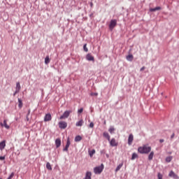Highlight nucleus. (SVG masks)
Here are the masks:
<instances>
[{"label":"nucleus","instance_id":"18","mask_svg":"<svg viewBox=\"0 0 179 179\" xmlns=\"http://www.w3.org/2000/svg\"><path fill=\"white\" fill-rule=\"evenodd\" d=\"M122 166H124V164H123V163L120 164L117 166V168H116V169H115V173H117V171H120V170H121V167H122Z\"/></svg>","mask_w":179,"mask_h":179},{"label":"nucleus","instance_id":"13","mask_svg":"<svg viewBox=\"0 0 179 179\" xmlns=\"http://www.w3.org/2000/svg\"><path fill=\"white\" fill-rule=\"evenodd\" d=\"M84 179H92V172L87 171Z\"/></svg>","mask_w":179,"mask_h":179},{"label":"nucleus","instance_id":"42","mask_svg":"<svg viewBox=\"0 0 179 179\" xmlns=\"http://www.w3.org/2000/svg\"><path fill=\"white\" fill-rule=\"evenodd\" d=\"M17 93H19V92H16V91L13 93V96H16V94H17Z\"/></svg>","mask_w":179,"mask_h":179},{"label":"nucleus","instance_id":"29","mask_svg":"<svg viewBox=\"0 0 179 179\" xmlns=\"http://www.w3.org/2000/svg\"><path fill=\"white\" fill-rule=\"evenodd\" d=\"M69 146H71V140H69V138H68L66 147L69 148Z\"/></svg>","mask_w":179,"mask_h":179},{"label":"nucleus","instance_id":"20","mask_svg":"<svg viewBox=\"0 0 179 179\" xmlns=\"http://www.w3.org/2000/svg\"><path fill=\"white\" fill-rule=\"evenodd\" d=\"M76 127H82L83 125V120H81L76 122Z\"/></svg>","mask_w":179,"mask_h":179},{"label":"nucleus","instance_id":"27","mask_svg":"<svg viewBox=\"0 0 179 179\" xmlns=\"http://www.w3.org/2000/svg\"><path fill=\"white\" fill-rule=\"evenodd\" d=\"M46 168L48 169V170H52V167H51V164H50V162H48L46 164Z\"/></svg>","mask_w":179,"mask_h":179},{"label":"nucleus","instance_id":"8","mask_svg":"<svg viewBox=\"0 0 179 179\" xmlns=\"http://www.w3.org/2000/svg\"><path fill=\"white\" fill-rule=\"evenodd\" d=\"M52 119V117H51V114L48 113L45 115V116L44 117V121H45V122H47L48 121H51Z\"/></svg>","mask_w":179,"mask_h":179},{"label":"nucleus","instance_id":"26","mask_svg":"<svg viewBox=\"0 0 179 179\" xmlns=\"http://www.w3.org/2000/svg\"><path fill=\"white\" fill-rule=\"evenodd\" d=\"M103 136H104L105 138H107L108 141H110V135L108 134V133L104 132V133H103Z\"/></svg>","mask_w":179,"mask_h":179},{"label":"nucleus","instance_id":"4","mask_svg":"<svg viewBox=\"0 0 179 179\" xmlns=\"http://www.w3.org/2000/svg\"><path fill=\"white\" fill-rule=\"evenodd\" d=\"M68 127V123L66 122H59V128L61 129H65Z\"/></svg>","mask_w":179,"mask_h":179},{"label":"nucleus","instance_id":"31","mask_svg":"<svg viewBox=\"0 0 179 179\" xmlns=\"http://www.w3.org/2000/svg\"><path fill=\"white\" fill-rule=\"evenodd\" d=\"M87 44H85L83 46V49H84V51H85V52H87V51H89V49H87Z\"/></svg>","mask_w":179,"mask_h":179},{"label":"nucleus","instance_id":"39","mask_svg":"<svg viewBox=\"0 0 179 179\" xmlns=\"http://www.w3.org/2000/svg\"><path fill=\"white\" fill-rule=\"evenodd\" d=\"M0 160H5V156H3V157H0Z\"/></svg>","mask_w":179,"mask_h":179},{"label":"nucleus","instance_id":"25","mask_svg":"<svg viewBox=\"0 0 179 179\" xmlns=\"http://www.w3.org/2000/svg\"><path fill=\"white\" fill-rule=\"evenodd\" d=\"M94 153H96V150H92V151H90L89 155L90 157H93V155H94Z\"/></svg>","mask_w":179,"mask_h":179},{"label":"nucleus","instance_id":"6","mask_svg":"<svg viewBox=\"0 0 179 179\" xmlns=\"http://www.w3.org/2000/svg\"><path fill=\"white\" fill-rule=\"evenodd\" d=\"M0 125L1 127H4L6 129H9V128H10V127L8 125V120H3V123L1 122Z\"/></svg>","mask_w":179,"mask_h":179},{"label":"nucleus","instance_id":"24","mask_svg":"<svg viewBox=\"0 0 179 179\" xmlns=\"http://www.w3.org/2000/svg\"><path fill=\"white\" fill-rule=\"evenodd\" d=\"M135 159H138V154L134 152L131 156V160H135Z\"/></svg>","mask_w":179,"mask_h":179},{"label":"nucleus","instance_id":"10","mask_svg":"<svg viewBox=\"0 0 179 179\" xmlns=\"http://www.w3.org/2000/svg\"><path fill=\"white\" fill-rule=\"evenodd\" d=\"M86 59L87 61H93V62H94V57H93L90 53H88L86 55Z\"/></svg>","mask_w":179,"mask_h":179},{"label":"nucleus","instance_id":"44","mask_svg":"<svg viewBox=\"0 0 179 179\" xmlns=\"http://www.w3.org/2000/svg\"><path fill=\"white\" fill-rule=\"evenodd\" d=\"M27 121H29V115H27Z\"/></svg>","mask_w":179,"mask_h":179},{"label":"nucleus","instance_id":"46","mask_svg":"<svg viewBox=\"0 0 179 179\" xmlns=\"http://www.w3.org/2000/svg\"><path fill=\"white\" fill-rule=\"evenodd\" d=\"M0 179H2V178H0Z\"/></svg>","mask_w":179,"mask_h":179},{"label":"nucleus","instance_id":"36","mask_svg":"<svg viewBox=\"0 0 179 179\" xmlns=\"http://www.w3.org/2000/svg\"><path fill=\"white\" fill-rule=\"evenodd\" d=\"M94 127V123L91 122V123L90 124V128H93Z\"/></svg>","mask_w":179,"mask_h":179},{"label":"nucleus","instance_id":"22","mask_svg":"<svg viewBox=\"0 0 179 179\" xmlns=\"http://www.w3.org/2000/svg\"><path fill=\"white\" fill-rule=\"evenodd\" d=\"M82 141V136H77L75 138V142H80Z\"/></svg>","mask_w":179,"mask_h":179},{"label":"nucleus","instance_id":"30","mask_svg":"<svg viewBox=\"0 0 179 179\" xmlns=\"http://www.w3.org/2000/svg\"><path fill=\"white\" fill-rule=\"evenodd\" d=\"M115 131V129L114 127H110L108 130L110 134H113Z\"/></svg>","mask_w":179,"mask_h":179},{"label":"nucleus","instance_id":"32","mask_svg":"<svg viewBox=\"0 0 179 179\" xmlns=\"http://www.w3.org/2000/svg\"><path fill=\"white\" fill-rule=\"evenodd\" d=\"M14 176H15V173H12L7 179H13Z\"/></svg>","mask_w":179,"mask_h":179},{"label":"nucleus","instance_id":"23","mask_svg":"<svg viewBox=\"0 0 179 179\" xmlns=\"http://www.w3.org/2000/svg\"><path fill=\"white\" fill-rule=\"evenodd\" d=\"M127 61H132V59H134V55H127Z\"/></svg>","mask_w":179,"mask_h":179},{"label":"nucleus","instance_id":"21","mask_svg":"<svg viewBox=\"0 0 179 179\" xmlns=\"http://www.w3.org/2000/svg\"><path fill=\"white\" fill-rule=\"evenodd\" d=\"M18 107L19 108H22V107H23V102L20 99H18Z\"/></svg>","mask_w":179,"mask_h":179},{"label":"nucleus","instance_id":"14","mask_svg":"<svg viewBox=\"0 0 179 179\" xmlns=\"http://www.w3.org/2000/svg\"><path fill=\"white\" fill-rule=\"evenodd\" d=\"M55 145H56V148H59V146H61V139L57 138L55 140Z\"/></svg>","mask_w":179,"mask_h":179},{"label":"nucleus","instance_id":"16","mask_svg":"<svg viewBox=\"0 0 179 179\" xmlns=\"http://www.w3.org/2000/svg\"><path fill=\"white\" fill-rule=\"evenodd\" d=\"M161 9H162V7L157 6V7H155L154 8H150V12H156V10H160Z\"/></svg>","mask_w":179,"mask_h":179},{"label":"nucleus","instance_id":"38","mask_svg":"<svg viewBox=\"0 0 179 179\" xmlns=\"http://www.w3.org/2000/svg\"><path fill=\"white\" fill-rule=\"evenodd\" d=\"M145 66H143V67L140 69V71H141V72H143V71H145Z\"/></svg>","mask_w":179,"mask_h":179},{"label":"nucleus","instance_id":"15","mask_svg":"<svg viewBox=\"0 0 179 179\" xmlns=\"http://www.w3.org/2000/svg\"><path fill=\"white\" fill-rule=\"evenodd\" d=\"M169 177H173V178H178V176H177V174L174 173V171H171L169 173Z\"/></svg>","mask_w":179,"mask_h":179},{"label":"nucleus","instance_id":"33","mask_svg":"<svg viewBox=\"0 0 179 179\" xmlns=\"http://www.w3.org/2000/svg\"><path fill=\"white\" fill-rule=\"evenodd\" d=\"M157 177L158 179H163V175L160 173H158Z\"/></svg>","mask_w":179,"mask_h":179},{"label":"nucleus","instance_id":"37","mask_svg":"<svg viewBox=\"0 0 179 179\" xmlns=\"http://www.w3.org/2000/svg\"><path fill=\"white\" fill-rule=\"evenodd\" d=\"M68 149H69V148L66 146V147L63 149V150H64V152H68Z\"/></svg>","mask_w":179,"mask_h":179},{"label":"nucleus","instance_id":"45","mask_svg":"<svg viewBox=\"0 0 179 179\" xmlns=\"http://www.w3.org/2000/svg\"><path fill=\"white\" fill-rule=\"evenodd\" d=\"M91 6H93V3H90Z\"/></svg>","mask_w":179,"mask_h":179},{"label":"nucleus","instance_id":"7","mask_svg":"<svg viewBox=\"0 0 179 179\" xmlns=\"http://www.w3.org/2000/svg\"><path fill=\"white\" fill-rule=\"evenodd\" d=\"M110 146H118V142L115 138H112L110 141H109Z\"/></svg>","mask_w":179,"mask_h":179},{"label":"nucleus","instance_id":"12","mask_svg":"<svg viewBox=\"0 0 179 179\" xmlns=\"http://www.w3.org/2000/svg\"><path fill=\"white\" fill-rule=\"evenodd\" d=\"M20 89H21L20 83L18 82L16 83L15 93H19V92H20Z\"/></svg>","mask_w":179,"mask_h":179},{"label":"nucleus","instance_id":"19","mask_svg":"<svg viewBox=\"0 0 179 179\" xmlns=\"http://www.w3.org/2000/svg\"><path fill=\"white\" fill-rule=\"evenodd\" d=\"M50 61H51V59H50V56H46V57L45 58V64L46 65H48V64H50Z\"/></svg>","mask_w":179,"mask_h":179},{"label":"nucleus","instance_id":"40","mask_svg":"<svg viewBox=\"0 0 179 179\" xmlns=\"http://www.w3.org/2000/svg\"><path fill=\"white\" fill-rule=\"evenodd\" d=\"M159 142H160V143H163V142H164V140L160 139V140H159Z\"/></svg>","mask_w":179,"mask_h":179},{"label":"nucleus","instance_id":"17","mask_svg":"<svg viewBox=\"0 0 179 179\" xmlns=\"http://www.w3.org/2000/svg\"><path fill=\"white\" fill-rule=\"evenodd\" d=\"M153 156H155V152L152 151L148 155V160H153Z\"/></svg>","mask_w":179,"mask_h":179},{"label":"nucleus","instance_id":"3","mask_svg":"<svg viewBox=\"0 0 179 179\" xmlns=\"http://www.w3.org/2000/svg\"><path fill=\"white\" fill-rule=\"evenodd\" d=\"M72 113V110H66L62 116H60L59 120H64V118H68L69 114Z\"/></svg>","mask_w":179,"mask_h":179},{"label":"nucleus","instance_id":"5","mask_svg":"<svg viewBox=\"0 0 179 179\" xmlns=\"http://www.w3.org/2000/svg\"><path fill=\"white\" fill-rule=\"evenodd\" d=\"M115 26H117V20H112L109 24V28L113 30Z\"/></svg>","mask_w":179,"mask_h":179},{"label":"nucleus","instance_id":"43","mask_svg":"<svg viewBox=\"0 0 179 179\" xmlns=\"http://www.w3.org/2000/svg\"><path fill=\"white\" fill-rule=\"evenodd\" d=\"M30 115V110H28V114L27 115Z\"/></svg>","mask_w":179,"mask_h":179},{"label":"nucleus","instance_id":"1","mask_svg":"<svg viewBox=\"0 0 179 179\" xmlns=\"http://www.w3.org/2000/svg\"><path fill=\"white\" fill-rule=\"evenodd\" d=\"M150 150H152V148L147 145L138 148V153H141V155H148V153H150Z\"/></svg>","mask_w":179,"mask_h":179},{"label":"nucleus","instance_id":"9","mask_svg":"<svg viewBox=\"0 0 179 179\" xmlns=\"http://www.w3.org/2000/svg\"><path fill=\"white\" fill-rule=\"evenodd\" d=\"M132 142H134V135L129 134L128 138V145H132Z\"/></svg>","mask_w":179,"mask_h":179},{"label":"nucleus","instance_id":"11","mask_svg":"<svg viewBox=\"0 0 179 179\" xmlns=\"http://www.w3.org/2000/svg\"><path fill=\"white\" fill-rule=\"evenodd\" d=\"M6 146V141H3L0 143V150H3Z\"/></svg>","mask_w":179,"mask_h":179},{"label":"nucleus","instance_id":"41","mask_svg":"<svg viewBox=\"0 0 179 179\" xmlns=\"http://www.w3.org/2000/svg\"><path fill=\"white\" fill-rule=\"evenodd\" d=\"M174 136H175V134H173L171 135V139H173V138H174Z\"/></svg>","mask_w":179,"mask_h":179},{"label":"nucleus","instance_id":"28","mask_svg":"<svg viewBox=\"0 0 179 179\" xmlns=\"http://www.w3.org/2000/svg\"><path fill=\"white\" fill-rule=\"evenodd\" d=\"M171 160H173V157H167L166 158V162H167V163H170V162H171Z\"/></svg>","mask_w":179,"mask_h":179},{"label":"nucleus","instance_id":"35","mask_svg":"<svg viewBox=\"0 0 179 179\" xmlns=\"http://www.w3.org/2000/svg\"><path fill=\"white\" fill-rule=\"evenodd\" d=\"M90 96H99V94L98 93H96V92H92L90 94Z\"/></svg>","mask_w":179,"mask_h":179},{"label":"nucleus","instance_id":"34","mask_svg":"<svg viewBox=\"0 0 179 179\" xmlns=\"http://www.w3.org/2000/svg\"><path fill=\"white\" fill-rule=\"evenodd\" d=\"M78 114H82V113H83V108H81L78 110Z\"/></svg>","mask_w":179,"mask_h":179},{"label":"nucleus","instance_id":"2","mask_svg":"<svg viewBox=\"0 0 179 179\" xmlns=\"http://www.w3.org/2000/svg\"><path fill=\"white\" fill-rule=\"evenodd\" d=\"M104 170V164H101V166H96L94 168V174H101L103 173V171Z\"/></svg>","mask_w":179,"mask_h":179}]
</instances>
